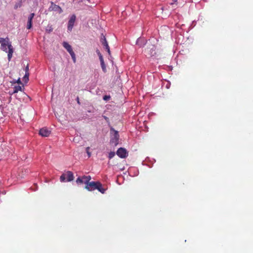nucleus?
<instances>
[{
    "instance_id": "obj_1",
    "label": "nucleus",
    "mask_w": 253,
    "mask_h": 253,
    "mask_svg": "<svg viewBox=\"0 0 253 253\" xmlns=\"http://www.w3.org/2000/svg\"><path fill=\"white\" fill-rule=\"evenodd\" d=\"M84 188L89 191L97 189L102 194H104L106 191V189L102 187V184L99 181L89 182Z\"/></svg>"
},
{
    "instance_id": "obj_2",
    "label": "nucleus",
    "mask_w": 253,
    "mask_h": 253,
    "mask_svg": "<svg viewBox=\"0 0 253 253\" xmlns=\"http://www.w3.org/2000/svg\"><path fill=\"white\" fill-rule=\"evenodd\" d=\"M1 49L4 51L8 52V59L10 61L12 56L13 49L11 43L9 42L8 38L6 42L2 43L1 44Z\"/></svg>"
},
{
    "instance_id": "obj_3",
    "label": "nucleus",
    "mask_w": 253,
    "mask_h": 253,
    "mask_svg": "<svg viewBox=\"0 0 253 253\" xmlns=\"http://www.w3.org/2000/svg\"><path fill=\"white\" fill-rule=\"evenodd\" d=\"M111 131V139H110V143L114 145V146H116L119 144V134L118 131L115 130L113 128H111L110 129Z\"/></svg>"
},
{
    "instance_id": "obj_4",
    "label": "nucleus",
    "mask_w": 253,
    "mask_h": 253,
    "mask_svg": "<svg viewBox=\"0 0 253 253\" xmlns=\"http://www.w3.org/2000/svg\"><path fill=\"white\" fill-rule=\"evenodd\" d=\"M116 154L122 159L126 158L128 156L127 151L125 148L122 147L118 149Z\"/></svg>"
},
{
    "instance_id": "obj_5",
    "label": "nucleus",
    "mask_w": 253,
    "mask_h": 253,
    "mask_svg": "<svg viewBox=\"0 0 253 253\" xmlns=\"http://www.w3.org/2000/svg\"><path fill=\"white\" fill-rule=\"evenodd\" d=\"M76 19V16L75 14H73L71 16L68 23V30L69 31H71L72 30Z\"/></svg>"
},
{
    "instance_id": "obj_6",
    "label": "nucleus",
    "mask_w": 253,
    "mask_h": 253,
    "mask_svg": "<svg viewBox=\"0 0 253 253\" xmlns=\"http://www.w3.org/2000/svg\"><path fill=\"white\" fill-rule=\"evenodd\" d=\"M49 9L50 11H57L59 13L62 12L61 8L59 5L54 4L53 2H51V5L49 7Z\"/></svg>"
},
{
    "instance_id": "obj_7",
    "label": "nucleus",
    "mask_w": 253,
    "mask_h": 253,
    "mask_svg": "<svg viewBox=\"0 0 253 253\" xmlns=\"http://www.w3.org/2000/svg\"><path fill=\"white\" fill-rule=\"evenodd\" d=\"M51 133L50 130H49L47 128L43 127L40 129L39 131V134L42 136L43 137H47Z\"/></svg>"
},
{
    "instance_id": "obj_8",
    "label": "nucleus",
    "mask_w": 253,
    "mask_h": 253,
    "mask_svg": "<svg viewBox=\"0 0 253 253\" xmlns=\"http://www.w3.org/2000/svg\"><path fill=\"white\" fill-rule=\"evenodd\" d=\"M101 42L102 43V44L104 46L105 49L107 50L108 53L110 54V50L109 46V45L107 43V42L106 41V39L105 38V37L103 35H102V37L101 38Z\"/></svg>"
},
{
    "instance_id": "obj_9",
    "label": "nucleus",
    "mask_w": 253,
    "mask_h": 253,
    "mask_svg": "<svg viewBox=\"0 0 253 253\" xmlns=\"http://www.w3.org/2000/svg\"><path fill=\"white\" fill-rule=\"evenodd\" d=\"M35 16L34 13H31L28 18V22L27 24V28L30 29L32 27V20Z\"/></svg>"
},
{
    "instance_id": "obj_10",
    "label": "nucleus",
    "mask_w": 253,
    "mask_h": 253,
    "mask_svg": "<svg viewBox=\"0 0 253 253\" xmlns=\"http://www.w3.org/2000/svg\"><path fill=\"white\" fill-rule=\"evenodd\" d=\"M63 46L68 51L70 54L74 52L71 46L68 43L64 42L63 43Z\"/></svg>"
},
{
    "instance_id": "obj_11",
    "label": "nucleus",
    "mask_w": 253,
    "mask_h": 253,
    "mask_svg": "<svg viewBox=\"0 0 253 253\" xmlns=\"http://www.w3.org/2000/svg\"><path fill=\"white\" fill-rule=\"evenodd\" d=\"M66 174L67 181H71L73 180L74 176L73 173L71 171H68L65 173Z\"/></svg>"
},
{
    "instance_id": "obj_12",
    "label": "nucleus",
    "mask_w": 253,
    "mask_h": 253,
    "mask_svg": "<svg viewBox=\"0 0 253 253\" xmlns=\"http://www.w3.org/2000/svg\"><path fill=\"white\" fill-rule=\"evenodd\" d=\"M82 177L83 178V180L84 181V183L85 184V185H87V184H88L89 182V181L91 179V176L90 175H88V176L84 175V176H82Z\"/></svg>"
},
{
    "instance_id": "obj_13",
    "label": "nucleus",
    "mask_w": 253,
    "mask_h": 253,
    "mask_svg": "<svg viewBox=\"0 0 253 253\" xmlns=\"http://www.w3.org/2000/svg\"><path fill=\"white\" fill-rule=\"evenodd\" d=\"M22 90V87L20 85L15 86L14 87V90L12 94H14L18 92L19 91H21Z\"/></svg>"
},
{
    "instance_id": "obj_14",
    "label": "nucleus",
    "mask_w": 253,
    "mask_h": 253,
    "mask_svg": "<svg viewBox=\"0 0 253 253\" xmlns=\"http://www.w3.org/2000/svg\"><path fill=\"white\" fill-rule=\"evenodd\" d=\"M66 174L65 173H63L60 176V181L62 182H65L66 181Z\"/></svg>"
},
{
    "instance_id": "obj_15",
    "label": "nucleus",
    "mask_w": 253,
    "mask_h": 253,
    "mask_svg": "<svg viewBox=\"0 0 253 253\" xmlns=\"http://www.w3.org/2000/svg\"><path fill=\"white\" fill-rule=\"evenodd\" d=\"M83 179V178L82 176L78 177L76 180L77 183L78 184H81L84 183Z\"/></svg>"
},
{
    "instance_id": "obj_16",
    "label": "nucleus",
    "mask_w": 253,
    "mask_h": 253,
    "mask_svg": "<svg viewBox=\"0 0 253 253\" xmlns=\"http://www.w3.org/2000/svg\"><path fill=\"white\" fill-rule=\"evenodd\" d=\"M29 73H25V75L23 77V80L25 83L29 81Z\"/></svg>"
},
{
    "instance_id": "obj_17",
    "label": "nucleus",
    "mask_w": 253,
    "mask_h": 253,
    "mask_svg": "<svg viewBox=\"0 0 253 253\" xmlns=\"http://www.w3.org/2000/svg\"><path fill=\"white\" fill-rule=\"evenodd\" d=\"M115 155V153L114 152H110L109 153V155H108V158L109 159H111L112 158H113Z\"/></svg>"
},
{
    "instance_id": "obj_18",
    "label": "nucleus",
    "mask_w": 253,
    "mask_h": 253,
    "mask_svg": "<svg viewBox=\"0 0 253 253\" xmlns=\"http://www.w3.org/2000/svg\"><path fill=\"white\" fill-rule=\"evenodd\" d=\"M71 57H72V58L73 59V61L74 63H76V55H75V54L74 53V52L71 54H70Z\"/></svg>"
},
{
    "instance_id": "obj_19",
    "label": "nucleus",
    "mask_w": 253,
    "mask_h": 253,
    "mask_svg": "<svg viewBox=\"0 0 253 253\" xmlns=\"http://www.w3.org/2000/svg\"><path fill=\"white\" fill-rule=\"evenodd\" d=\"M155 48H154V47L153 46V47L150 49V52H151L150 53V55L151 56H153L154 54H155Z\"/></svg>"
},
{
    "instance_id": "obj_20",
    "label": "nucleus",
    "mask_w": 253,
    "mask_h": 253,
    "mask_svg": "<svg viewBox=\"0 0 253 253\" xmlns=\"http://www.w3.org/2000/svg\"><path fill=\"white\" fill-rule=\"evenodd\" d=\"M101 68L104 72L106 71V67L105 65L104 62H102V63H101Z\"/></svg>"
},
{
    "instance_id": "obj_21",
    "label": "nucleus",
    "mask_w": 253,
    "mask_h": 253,
    "mask_svg": "<svg viewBox=\"0 0 253 253\" xmlns=\"http://www.w3.org/2000/svg\"><path fill=\"white\" fill-rule=\"evenodd\" d=\"M89 147H87L86 148V152L87 154L88 157H90L91 156V153L89 151Z\"/></svg>"
},
{
    "instance_id": "obj_22",
    "label": "nucleus",
    "mask_w": 253,
    "mask_h": 253,
    "mask_svg": "<svg viewBox=\"0 0 253 253\" xmlns=\"http://www.w3.org/2000/svg\"><path fill=\"white\" fill-rule=\"evenodd\" d=\"M110 98V96L109 95H105L103 97V99L104 100H108Z\"/></svg>"
},
{
    "instance_id": "obj_23",
    "label": "nucleus",
    "mask_w": 253,
    "mask_h": 253,
    "mask_svg": "<svg viewBox=\"0 0 253 253\" xmlns=\"http://www.w3.org/2000/svg\"><path fill=\"white\" fill-rule=\"evenodd\" d=\"M21 6V1H20L18 3H17L15 5V8H17L18 7H20Z\"/></svg>"
},
{
    "instance_id": "obj_24",
    "label": "nucleus",
    "mask_w": 253,
    "mask_h": 253,
    "mask_svg": "<svg viewBox=\"0 0 253 253\" xmlns=\"http://www.w3.org/2000/svg\"><path fill=\"white\" fill-rule=\"evenodd\" d=\"M6 39L0 38V43H1V44L2 43H3L4 42H6Z\"/></svg>"
},
{
    "instance_id": "obj_25",
    "label": "nucleus",
    "mask_w": 253,
    "mask_h": 253,
    "mask_svg": "<svg viewBox=\"0 0 253 253\" xmlns=\"http://www.w3.org/2000/svg\"><path fill=\"white\" fill-rule=\"evenodd\" d=\"M99 59H100V63H102V62H104V60H103V58L102 55H100V56Z\"/></svg>"
},
{
    "instance_id": "obj_26",
    "label": "nucleus",
    "mask_w": 253,
    "mask_h": 253,
    "mask_svg": "<svg viewBox=\"0 0 253 253\" xmlns=\"http://www.w3.org/2000/svg\"><path fill=\"white\" fill-rule=\"evenodd\" d=\"M25 73H29V66L28 65H27L26 68H25Z\"/></svg>"
},
{
    "instance_id": "obj_27",
    "label": "nucleus",
    "mask_w": 253,
    "mask_h": 253,
    "mask_svg": "<svg viewBox=\"0 0 253 253\" xmlns=\"http://www.w3.org/2000/svg\"><path fill=\"white\" fill-rule=\"evenodd\" d=\"M96 52H97V54H98V55L99 56V57H100V56L102 55V54H101V53L100 52V51L98 50H97L96 51Z\"/></svg>"
},
{
    "instance_id": "obj_28",
    "label": "nucleus",
    "mask_w": 253,
    "mask_h": 253,
    "mask_svg": "<svg viewBox=\"0 0 253 253\" xmlns=\"http://www.w3.org/2000/svg\"><path fill=\"white\" fill-rule=\"evenodd\" d=\"M73 141L74 142H79V140H78L76 138H74V139H73Z\"/></svg>"
},
{
    "instance_id": "obj_29",
    "label": "nucleus",
    "mask_w": 253,
    "mask_h": 253,
    "mask_svg": "<svg viewBox=\"0 0 253 253\" xmlns=\"http://www.w3.org/2000/svg\"><path fill=\"white\" fill-rule=\"evenodd\" d=\"M77 102L79 104H80V100H79V98L78 97L77 98Z\"/></svg>"
},
{
    "instance_id": "obj_30",
    "label": "nucleus",
    "mask_w": 253,
    "mask_h": 253,
    "mask_svg": "<svg viewBox=\"0 0 253 253\" xmlns=\"http://www.w3.org/2000/svg\"><path fill=\"white\" fill-rule=\"evenodd\" d=\"M17 83H18L21 84V81H20V79H19L17 80Z\"/></svg>"
},
{
    "instance_id": "obj_31",
    "label": "nucleus",
    "mask_w": 253,
    "mask_h": 253,
    "mask_svg": "<svg viewBox=\"0 0 253 253\" xmlns=\"http://www.w3.org/2000/svg\"><path fill=\"white\" fill-rule=\"evenodd\" d=\"M173 2H176L177 1V0H173Z\"/></svg>"
}]
</instances>
